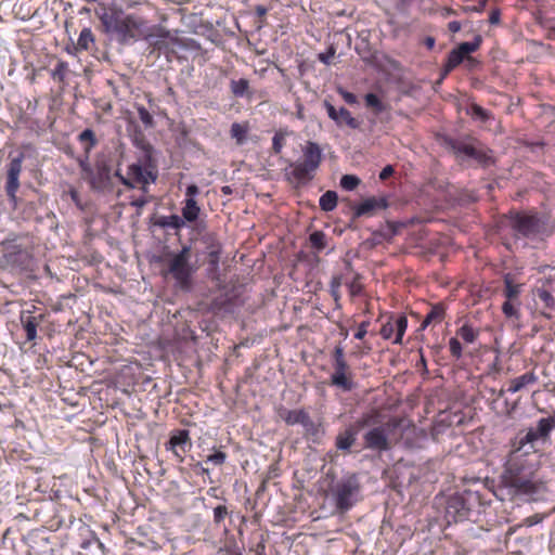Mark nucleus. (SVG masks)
I'll list each match as a JSON object with an SVG mask.
<instances>
[{
	"label": "nucleus",
	"instance_id": "1",
	"mask_svg": "<svg viewBox=\"0 0 555 555\" xmlns=\"http://www.w3.org/2000/svg\"><path fill=\"white\" fill-rule=\"evenodd\" d=\"M538 467V462L534 456H529L528 450L525 453H509L504 480L517 493H539L543 489V482L537 476Z\"/></svg>",
	"mask_w": 555,
	"mask_h": 555
},
{
	"label": "nucleus",
	"instance_id": "2",
	"mask_svg": "<svg viewBox=\"0 0 555 555\" xmlns=\"http://www.w3.org/2000/svg\"><path fill=\"white\" fill-rule=\"evenodd\" d=\"M483 506L482 495L478 491L464 490L444 500V519L448 525L469 520L478 516Z\"/></svg>",
	"mask_w": 555,
	"mask_h": 555
},
{
	"label": "nucleus",
	"instance_id": "3",
	"mask_svg": "<svg viewBox=\"0 0 555 555\" xmlns=\"http://www.w3.org/2000/svg\"><path fill=\"white\" fill-rule=\"evenodd\" d=\"M101 22L106 31H113L120 42L137 39L143 35L145 21L134 14L124 15L122 12L104 13Z\"/></svg>",
	"mask_w": 555,
	"mask_h": 555
},
{
	"label": "nucleus",
	"instance_id": "4",
	"mask_svg": "<svg viewBox=\"0 0 555 555\" xmlns=\"http://www.w3.org/2000/svg\"><path fill=\"white\" fill-rule=\"evenodd\" d=\"M302 162L291 163L289 167L292 170L289 172L286 171L288 179L297 184H306L314 178V173L323 159L320 145L308 141L302 149Z\"/></svg>",
	"mask_w": 555,
	"mask_h": 555
},
{
	"label": "nucleus",
	"instance_id": "5",
	"mask_svg": "<svg viewBox=\"0 0 555 555\" xmlns=\"http://www.w3.org/2000/svg\"><path fill=\"white\" fill-rule=\"evenodd\" d=\"M190 260V246H183L178 253L168 255L166 273L172 276L176 285L182 291H190L192 287L195 268Z\"/></svg>",
	"mask_w": 555,
	"mask_h": 555
},
{
	"label": "nucleus",
	"instance_id": "6",
	"mask_svg": "<svg viewBox=\"0 0 555 555\" xmlns=\"http://www.w3.org/2000/svg\"><path fill=\"white\" fill-rule=\"evenodd\" d=\"M332 374L328 384L344 392L351 391L356 387L354 372L348 363L344 347L338 344L331 352Z\"/></svg>",
	"mask_w": 555,
	"mask_h": 555
},
{
	"label": "nucleus",
	"instance_id": "7",
	"mask_svg": "<svg viewBox=\"0 0 555 555\" xmlns=\"http://www.w3.org/2000/svg\"><path fill=\"white\" fill-rule=\"evenodd\" d=\"M509 220L511 228L519 237L533 240L546 231V220L534 211L512 212Z\"/></svg>",
	"mask_w": 555,
	"mask_h": 555
},
{
	"label": "nucleus",
	"instance_id": "8",
	"mask_svg": "<svg viewBox=\"0 0 555 555\" xmlns=\"http://www.w3.org/2000/svg\"><path fill=\"white\" fill-rule=\"evenodd\" d=\"M361 485L357 474H350L336 482L332 490L335 506L338 512L346 513L357 502Z\"/></svg>",
	"mask_w": 555,
	"mask_h": 555
},
{
	"label": "nucleus",
	"instance_id": "9",
	"mask_svg": "<svg viewBox=\"0 0 555 555\" xmlns=\"http://www.w3.org/2000/svg\"><path fill=\"white\" fill-rule=\"evenodd\" d=\"M150 160L146 158L144 165L134 163L128 166L126 176L121 175L118 170L115 176L119 181L127 188L133 189L140 186V190L144 193L147 192L150 183L156 181L157 175L151 169Z\"/></svg>",
	"mask_w": 555,
	"mask_h": 555
},
{
	"label": "nucleus",
	"instance_id": "10",
	"mask_svg": "<svg viewBox=\"0 0 555 555\" xmlns=\"http://www.w3.org/2000/svg\"><path fill=\"white\" fill-rule=\"evenodd\" d=\"M400 421L396 417L390 418L385 425L376 426L370 429L364 436L365 448L383 452L388 451L391 448V443L388 439V431L392 428H397Z\"/></svg>",
	"mask_w": 555,
	"mask_h": 555
},
{
	"label": "nucleus",
	"instance_id": "11",
	"mask_svg": "<svg viewBox=\"0 0 555 555\" xmlns=\"http://www.w3.org/2000/svg\"><path fill=\"white\" fill-rule=\"evenodd\" d=\"M408 328V317L403 313H390L382 325L379 335L385 340L392 339V344L401 345Z\"/></svg>",
	"mask_w": 555,
	"mask_h": 555
},
{
	"label": "nucleus",
	"instance_id": "12",
	"mask_svg": "<svg viewBox=\"0 0 555 555\" xmlns=\"http://www.w3.org/2000/svg\"><path fill=\"white\" fill-rule=\"evenodd\" d=\"M193 442L188 429H173L165 443V449L171 452L179 463H183L185 455L191 451Z\"/></svg>",
	"mask_w": 555,
	"mask_h": 555
},
{
	"label": "nucleus",
	"instance_id": "13",
	"mask_svg": "<svg viewBox=\"0 0 555 555\" xmlns=\"http://www.w3.org/2000/svg\"><path fill=\"white\" fill-rule=\"evenodd\" d=\"M24 154L20 153L12 157L8 164L5 193L11 201L16 199V193L20 189V175L23 169Z\"/></svg>",
	"mask_w": 555,
	"mask_h": 555
},
{
	"label": "nucleus",
	"instance_id": "14",
	"mask_svg": "<svg viewBox=\"0 0 555 555\" xmlns=\"http://www.w3.org/2000/svg\"><path fill=\"white\" fill-rule=\"evenodd\" d=\"M86 181L92 190L106 191L112 188L111 167L105 162H96L92 173L87 177Z\"/></svg>",
	"mask_w": 555,
	"mask_h": 555
},
{
	"label": "nucleus",
	"instance_id": "15",
	"mask_svg": "<svg viewBox=\"0 0 555 555\" xmlns=\"http://www.w3.org/2000/svg\"><path fill=\"white\" fill-rule=\"evenodd\" d=\"M538 440L540 438L533 428H529L526 433H519L512 443L511 453H525L528 450L529 456H533L534 443Z\"/></svg>",
	"mask_w": 555,
	"mask_h": 555
},
{
	"label": "nucleus",
	"instance_id": "16",
	"mask_svg": "<svg viewBox=\"0 0 555 555\" xmlns=\"http://www.w3.org/2000/svg\"><path fill=\"white\" fill-rule=\"evenodd\" d=\"M324 106L328 117L333 119L337 126H348L351 129L359 128V121L352 117L351 113L347 108L340 107L339 109H336L335 106L327 101H324Z\"/></svg>",
	"mask_w": 555,
	"mask_h": 555
},
{
	"label": "nucleus",
	"instance_id": "17",
	"mask_svg": "<svg viewBox=\"0 0 555 555\" xmlns=\"http://www.w3.org/2000/svg\"><path fill=\"white\" fill-rule=\"evenodd\" d=\"M388 202L385 197H370L360 203L356 208L357 216H372L376 210L386 209Z\"/></svg>",
	"mask_w": 555,
	"mask_h": 555
},
{
	"label": "nucleus",
	"instance_id": "18",
	"mask_svg": "<svg viewBox=\"0 0 555 555\" xmlns=\"http://www.w3.org/2000/svg\"><path fill=\"white\" fill-rule=\"evenodd\" d=\"M279 417L284 421L287 425H302L307 421L309 413L305 409L289 410L284 406L278 409Z\"/></svg>",
	"mask_w": 555,
	"mask_h": 555
},
{
	"label": "nucleus",
	"instance_id": "19",
	"mask_svg": "<svg viewBox=\"0 0 555 555\" xmlns=\"http://www.w3.org/2000/svg\"><path fill=\"white\" fill-rule=\"evenodd\" d=\"M357 435L358 428L352 425L347 427L345 430L340 431L335 439L336 449L349 452L357 440Z\"/></svg>",
	"mask_w": 555,
	"mask_h": 555
},
{
	"label": "nucleus",
	"instance_id": "20",
	"mask_svg": "<svg viewBox=\"0 0 555 555\" xmlns=\"http://www.w3.org/2000/svg\"><path fill=\"white\" fill-rule=\"evenodd\" d=\"M538 380L537 375L533 372H527L518 377L509 380L507 391L515 393L524 389L529 385H533Z\"/></svg>",
	"mask_w": 555,
	"mask_h": 555
},
{
	"label": "nucleus",
	"instance_id": "21",
	"mask_svg": "<svg viewBox=\"0 0 555 555\" xmlns=\"http://www.w3.org/2000/svg\"><path fill=\"white\" fill-rule=\"evenodd\" d=\"M446 317V306L442 302L435 304L431 306L429 312L426 314L421 326L426 328L430 324H438L443 321Z\"/></svg>",
	"mask_w": 555,
	"mask_h": 555
},
{
	"label": "nucleus",
	"instance_id": "22",
	"mask_svg": "<svg viewBox=\"0 0 555 555\" xmlns=\"http://www.w3.org/2000/svg\"><path fill=\"white\" fill-rule=\"evenodd\" d=\"M504 289L503 294L506 299L509 301H514L518 299L521 293V284L515 283L514 276L511 273H507L503 276Z\"/></svg>",
	"mask_w": 555,
	"mask_h": 555
},
{
	"label": "nucleus",
	"instance_id": "23",
	"mask_svg": "<svg viewBox=\"0 0 555 555\" xmlns=\"http://www.w3.org/2000/svg\"><path fill=\"white\" fill-rule=\"evenodd\" d=\"M184 206L182 207V219L185 222H195L201 214V207L195 198H185Z\"/></svg>",
	"mask_w": 555,
	"mask_h": 555
},
{
	"label": "nucleus",
	"instance_id": "24",
	"mask_svg": "<svg viewBox=\"0 0 555 555\" xmlns=\"http://www.w3.org/2000/svg\"><path fill=\"white\" fill-rule=\"evenodd\" d=\"M155 224L163 229H173L177 231L185 227L184 220L178 215L160 216Z\"/></svg>",
	"mask_w": 555,
	"mask_h": 555
},
{
	"label": "nucleus",
	"instance_id": "25",
	"mask_svg": "<svg viewBox=\"0 0 555 555\" xmlns=\"http://www.w3.org/2000/svg\"><path fill=\"white\" fill-rule=\"evenodd\" d=\"M466 59L462 52L455 48L453 49L447 57V61L442 68V75L447 76L450 74L454 68H456L463 61Z\"/></svg>",
	"mask_w": 555,
	"mask_h": 555
},
{
	"label": "nucleus",
	"instance_id": "26",
	"mask_svg": "<svg viewBox=\"0 0 555 555\" xmlns=\"http://www.w3.org/2000/svg\"><path fill=\"white\" fill-rule=\"evenodd\" d=\"M555 427V417L539 420L537 427L533 428L541 440H547L552 429Z\"/></svg>",
	"mask_w": 555,
	"mask_h": 555
},
{
	"label": "nucleus",
	"instance_id": "27",
	"mask_svg": "<svg viewBox=\"0 0 555 555\" xmlns=\"http://www.w3.org/2000/svg\"><path fill=\"white\" fill-rule=\"evenodd\" d=\"M230 90L236 98L250 96L249 81L245 78L238 80L232 79L230 81Z\"/></svg>",
	"mask_w": 555,
	"mask_h": 555
},
{
	"label": "nucleus",
	"instance_id": "28",
	"mask_svg": "<svg viewBox=\"0 0 555 555\" xmlns=\"http://www.w3.org/2000/svg\"><path fill=\"white\" fill-rule=\"evenodd\" d=\"M78 140L81 144L85 145L83 150L86 154H89L92 151V149H94L98 144L95 133L93 132V130L89 128L85 129L79 133Z\"/></svg>",
	"mask_w": 555,
	"mask_h": 555
},
{
	"label": "nucleus",
	"instance_id": "29",
	"mask_svg": "<svg viewBox=\"0 0 555 555\" xmlns=\"http://www.w3.org/2000/svg\"><path fill=\"white\" fill-rule=\"evenodd\" d=\"M338 196L335 191H326L319 199L320 208L323 211H332L337 206Z\"/></svg>",
	"mask_w": 555,
	"mask_h": 555
},
{
	"label": "nucleus",
	"instance_id": "30",
	"mask_svg": "<svg viewBox=\"0 0 555 555\" xmlns=\"http://www.w3.org/2000/svg\"><path fill=\"white\" fill-rule=\"evenodd\" d=\"M94 41L95 38L92 30L90 28H83L78 37L76 49L79 51H88Z\"/></svg>",
	"mask_w": 555,
	"mask_h": 555
},
{
	"label": "nucleus",
	"instance_id": "31",
	"mask_svg": "<svg viewBox=\"0 0 555 555\" xmlns=\"http://www.w3.org/2000/svg\"><path fill=\"white\" fill-rule=\"evenodd\" d=\"M153 48L157 50L159 53L168 55L173 52L172 46L175 44V40L168 36H162L156 39L153 43Z\"/></svg>",
	"mask_w": 555,
	"mask_h": 555
},
{
	"label": "nucleus",
	"instance_id": "32",
	"mask_svg": "<svg viewBox=\"0 0 555 555\" xmlns=\"http://www.w3.org/2000/svg\"><path fill=\"white\" fill-rule=\"evenodd\" d=\"M23 327L26 333L27 340L31 341L37 337L38 321L36 317L28 315L26 319L22 318Z\"/></svg>",
	"mask_w": 555,
	"mask_h": 555
},
{
	"label": "nucleus",
	"instance_id": "33",
	"mask_svg": "<svg viewBox=\"0 0 555 555\" xmlns=\"http://www.w3.org/2000/svg\"><path fill=\"white\" fill-rule=\"evenodd\" d=\"M481 42H482V38L480 35H477L475 36L474 40L470 41V42H462L457 46V49L462 52V54L467 57L468 60H470V57H468V54L473 53V52H476L480 46H481Z\"/></svg>",
	"mask_w": 555,
	"mask_h": 555
},
{
	"label": "nucleus",
	"instance_id": "34",
	"mask_svg": "<svg viewBox=\"0 0 555 555\" xmlns=\"http://www.w3.org/2000/svg\"><path fill=\"white\" fill-rule=\"evenodd\" d=\"M478 334L479 332L469 324H464L456 331V336L467 344H473L477 339Z\"/></svg>",
	"mask_w": 555,
	"mask_h": 555
},
{
	"label": "nucleus",
	"instance_id": "35",
	"mask_svg": "<svg viewBox=\"0 0 555 555\" xmlns=\"http://www.w3.org/2000/svg\"><path fill=\"white\" fill-rule=\"evenodd\" d=\"M450 146L456 155H465L469 157L473 152L474 144L462 140H452L450 142Z\"/></svg>",
	"mask_w": 555,
	"mask_h": 555
},
{
	"label": "nucleus",
	"instance_id": "36",
	"mask_svg": "<svg viewBox=\"0 0 555 555\" xmlns=\"http://www.w3.org/2000/svg\"><path fill=\"white\" fill-rule=\"evenodd\" d=\"M68 73V63L60 60L55 67L51 70V77L53 80L63 83Z\"/></svg>",
	"mask_w": 555,
	"mask_h": 555
},
{
	"label": "nucleus",
	"instance_id": "37",
	"mask_svg": "<svg viewBox=\"0 0 555 555\" xmlns=\"http://www.w3.org/2000/svg\"><path fill=\"white\" fill-rule=\"evenodd\" d=\"M305 429V435L306 437L308 438H312L314 440V438L319 437L320 436V433H321V425L315 423L311 417L310 415L307 416V421L304 422V424L301 425Z\"/></svg>",
	"mask_w": 555,
	"mask_h": 555
},
{
	"label": "nucleus",
	"instance_id": "38",
	"mask_svg": "<svg viewBox=\"0 0 555 555\" xmlns=\"http://www.w3.org/2000/svg\"><path fill=\"white\" fill-rule=\"evenodd\" d=\"M288 132L286 130H278L275 131L272 139V151L274 154H280L285 145L286 137Z\"/></svg>",
	"mask_w": 555,
	"mask_h": 555
},
{
	"label": "nucleus",
	"instance_id": "39",
	"mask_svg": "<svg viewBox=\"0 0 555 555\" xmlns=\"http://www.w3.org/2000/svg\"><path fill=\"white\" fill-rule=\"evenodd\" d=\"M469 158L475 159L478 164L482 166H488L492 162L491 156L488 154L487 150L479 149L475 145L473 147V152Z\"/></svg>",
	"mask_w": 555,
	"mask_h": 555
},
{
	"label": "nucleus",
	"instance_id": "40",
	"mask_svg": "<svg viewBox=\"0 0 555 555\" xmlns=\"http://www.w3.org/2000/svg\"><path fill=\"white\" fill-rule=\"evenodd\" d=\"M367 107L372 108L376 114L385 111V105L375 93H367L364 98Z\"/></svg>",
	"mask_w": 555,
	"mask_h": 555
},
{
	"label": "nucleus",
	"instance_id": "41",
	"mask_svg": "<svg viewBox=\"0 0 555 555\" xmlns=\"http://www.w3.org/2000/svg\"><path fill=\"white\" fill-rule=\"evenodd\" d=\"M309 241L311 246L315 248L318 251L324 249L326 247V235L322 231H315L310 234Z\"/></svg>",
	"mask_w": 555,
	"mask_h": 555
},
{
	"label": "nucleus",
	"instance_id": "42",
	"mask_svg": "<svg viewBox=\"0 0 555 555\" xmlns=\"http://www.w3.org/2000/svg\"><path fill=\"white\" fill-rule=\"evenodd\" d=\"M230 133L231 137L236 140L237 144H242L246 139L247 127L238 122H234L231 126Z\"/></svg>",
	"mask_w": 555,
	"mask_h": 555
},
{
	"label": "nucleus",
	"instance_id": "43",
	"mask_svg": "<svg viewBox=\"0 0 555 555\" xmlns=\"http://www.w3.org/2000/svg\"><path fill=\"white\" fill-rule=\"evenodd\" d=\"M535 295L544 304L546 308H554L555 298L548 289L544 287L537 288Z\"/></svg>",
	"mask_w": 555,
	"mask_h": 555
},
{
	"label": "nucleus",
	"instance_id": "44",
	"mask_svg": "<svg viewBox=\"0 0 555 555\" xmlns=\"http://www.w3.org/2000/svg\"><path fill=\"white\" fill-rule=\"evenodd\" d=\"M360 183L361 180L353 175H344L340 179V186L346 191H353Z\"/></svg>",
	"mask_w": 555,
	"mask_h": 555
},
{
	"label": "nucleus",
	"instance_id": "45",
	"mask_svg": "<svg viewBox=\"0 0 555 555\" xmlns=\"http://www.w3.org/2000/svg\"><path fill=\"white\" fill-rule=\"evenodd\" d=\"M470 113L473 117L478 118L483 122L488 121L492 117L489 111L475 103L470 106Z\"/></svg>",
	"mask_w": 555,
	"mask_h": 555
},
{
	"label": "nucleus",
	"instance_id": "46",
	"mask_svg": "<svg viewBox=\"0 0 555 555\" xmlns=\"http://www.w3.org/2000/svg\"><path fill=\"white\" fill-rule=\"evenodd\" d=\"M502 312L506 318H516L519 319L520 312L517 307L513 304V301H509V299H506L504 304L502 305Z\"/></svg>",
	"mask_w": 555,
	"mask_h": 555
},
{
	"label": "nucleus",
	"instance_id": "47",
	"mask_svg": "<svg viewBox=\"0 0 555 555\" xmlns=\"http://www.w3.org/2000/svg\"><path fill=\"white\" fill-rule=\"evenodd\" d=\"M346 284H347L349 293H350V295L352 297L361 295V293L363 291V285L360 282V275L359 274H356L353 276V279L349 283H346Z\"/></svg>",
	"mask_w": 555,
	"mask_h": 555
},
{
	"label": "nucleus",
	"instance_id": "48",
	"mask_svg": "<svg viewBox=\"0 0 555 555\" xmlns=\"http://www.w3.org/2000/svg\"><path fill=\"white\" fill-rule=\"evenodd\" d=\"M230 515L225 505H218L214 508V524L219 526Z\"/></svg>",
	"mask_w": 555,
	"mask_h": 555
},
{
	"label": "nucleus",
	"instance_id": "49",
	"mask_svg": "<svg viewBox=\"0 0 555 555\" xmlns=\"http://www.w3.org/2000/svg\"><path fill=\"white\" fill-rule=\"evenodd\" d=\"M152 196L149 195V191L146 193L142 192V194L139 197H132L130 201V205L142 209L145 205H147L152 201Z\"/></svg>",
	"mask_w": 555,
	"mask_h": 555
},
{
	"label": "nucleus",
	"instance_id": "50",
	"mask_svg": "<svg viewBox=\"0 0 555 555\" xmlns=\"http://www.w3.org/2000/svg\"><path fill=\"white\" fill-rule=\"evenodd\" d=\"M227 457L228 455L225 452L217 450L212 454H209L206 461L211 462L216 466H221L225 463Z\"/></svg>",
	"mask_w": 555,
	"mask_h": 555
},
{
	"label": "nucleus",
	"instance_id": "51",
	"mask_svg": "<svg viewBox=\"0 0 555 555\" xmlns=\"http://www.w3.org/2000/svg\"><path fill=\"white\" fill-rule=\"evenodd\" d=\"M79 168L81 170V177L83 180L92 173L93 167L89 163V154H86L83 158L78 159Z\"/></svg>",
	"mask_w": 555,
	"mask_h": 555
},
{
	"label": "nucleus",
	"instance_id": "52",
	"mask_svg": "<svg viewBox=\"0 0 555 555\" xmlns=\"http://www.w3.org/2000/svg\"><path fill=\"white\" fill-rule=\"evenodd\" d=\"M450 353L453 358L460 359L463 354L462 345L456 337H452L449 340Z\"/></svg>",
	"mask_w": 555,
	"mask_h": 555
},
{
	"label": "nucleus",
	"instance_id": "53",
	"mask_svg": "<svg viewBox=\"0 0 555 555\" xmlns=\"http://www.w3.org/2000/svg\"><path fill=\"white\" fill-rule=\"evenodd\" d=\"M134 144L144 152L145 158L151 160L152 145L144 139V137L135 138Z\"/></svg>",
	"mask_w": 555,
	"mask_h": 555
},
{
	"label": "nucleus",
	"instance_id": "54",
	"mask_svg": "<svg viewBox=\"0 0 555 555\" xmlns=\"http://www.w3.org/2000/svg\"><path fill=\"white\" fill-rule=\"evenodd\" d=\"M138 115L140 120L146 126L152 127L154 119L153 116L150 114V112L144 106L138 107Z\"/></svg>",
	"mask_w": 555,
	"mask_h": 555
},
{
	"label": "nucleus",
	"instance_id": "55",
	"mask_svg": "<svg viewBox=\"0 0 555 555\" xmlns=\"http://www.w3.org/2000/svg\"><path fill=\"white\" fill-rule=\"evenodd\" d=\"M369 326H370L369 320L362 321L358 326V330L354 334V338L362 340L365 337V335L367 334Z\"/></svg>",
	"mask_w": 555,
	"mask_h": 555
},
{
	"label": "nucleus",
	"instance_id": "56",
	"mask_svg": "<svg viewBox=\"0 0 555 555\" xmlns=\"http://www.w3.org/2000/svg\"><path fill=\"white\" fill-rule=\"evenodd\" d=\"M68 194L70 196V199L73 201V203L79 208V209H83V205L81 203V198H80V194L79 192L76 190V189H70L68 191Z\"/></svg>",
	"mask_w": 555,
	"mask_h": 555
},
{
	"label": "nucleus",
	"instance_id": "57",
	"mask_svg": "<svg viewBox=\"0 0 555 555\" xmlns=\"http://www.w3.org/2000/svg\"><path fill=\"white\" fill-rule=\"evenodd\" d=\"M334 55H335V49L334 48H330L326 53H320L319 54V60L322 63L328 65V64H331V61L334 57Z\"/></svg>",
	"mask_w": 555,
	"mask_h": 555
},
{
	"label": "nucleus",
	"instance_id": "58",
	"mask_svg": "<svg viewBox=\"0 0 555 555\" xmlns=\"http://www.w3.org/2000/svg\"><path fill=\"white\" fill-rule=\"evenodd\" d=\"M220 248H217V249H212L209 251L208 254V257H209V264L212 266V267H217L218 263H219V258H220Z\"/></svg>",
	"mask_w": 555,
	"mask_h": 555
},
{
	"label": "nucleus",
	"instance_id": "59",
	"mask_svg": "<svg viewBox=\"0 0 555 555\" xmlns=\"http://www.w3.org/2000/svg\"><path fill=\"white\" fill-rule=\"evenodd\" d=\"M393 172H395V170H393L392 166L388 165V166L384 167L382 169V171L379 172V179L382 181H385L389 177H391L393 175Z\"/></svg>",
	"mask_w": 555,
	"mask_h": 555
},
{
	"label": "nucleus",
	"instance_id": "60",
	"mask_svg": "<svg viewBox=\"0 0 555 555\" xmlns=\"http://www.w3.org/2000/svg\"><path fill=\"white\" fill-rule=\"evenodd\" d=\"M340 94H341L343 99L348 104H356L357 103V96L353 93L345 91V90H340Z\"/></svg>",
	"mask_w": 555,
	"mask_h": 555
},
{
	"label": "nucleus",
	"instance_id": "61",
	"mask_svg": "<svg viewBox=\"0 0 555 555\" xmlns=\"http://www.w3.org/2000/svg\"><path fill=\"white\" fill-rule=\"evenodd\" d=\"M199 193V189L196 184H190L185 191V198H194Z\"/></svg>",
	"mask_w": 555,
	"mask_h": 555
},
{
	"label": "nucleus",
	"instance_id": "62",
	"mask_svg": "<svg viewBox=\"0 0 555 555\" xmlns=\"http://www.w3.org/2000/svg\"><path fill=\"white\" fill-rule=\"evenodd\" d=\"M500 17H501V12L495 9V10H492L490 15H489V23L494 25V24H499L500 23Z\"/></svg>",
	"mask_w": 555,
	"mask_h": 555
},
{
	"label": "nucleus",
	"instance_id": "63",
	"mask_svg": "<svg viewBox=\"0 0 555 555\" xmlns=\"http://www.w3.org/2000/svg\"><path fill=\"white\" fill-rule=\"evenodd\" d=\"M343 283L341 276H333L331 281V291L337 292Z\"/></svg>",
	"mask_w": 555,
	"mask_h": 555
},
{
	"label": "nucleus",
	"instance_id": "64",
	"mask_svg": "<svg viewBox=\"0 0 555 555\" xmlns=\"http://www.w3.org/2000/svg\"><path fill=\"white\" fill-rule=\"evenodd\" d=\"M448 29L451 31V33H457L461 30V23L457 22V21H452L449 23L448 25Z\"/></svg>",
	"mask_w": 555,
	"mask_h": 555
}]
</instances>
